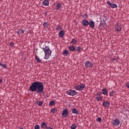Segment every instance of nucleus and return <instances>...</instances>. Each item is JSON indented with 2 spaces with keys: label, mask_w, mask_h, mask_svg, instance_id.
Returning a JSON list of instances; mask_svg holds the SVG:
<instances>
[{
  "label": "nucleus",
  "mask_w": 129,
  "mask_h": 129,
  "mask_svg": "<svg viewBox=\"0 0 129 129\" xmlns=\"http://www.w3.org/2000/svg\"><path fill=\"white\" fill-rule=\"evenodd\" d=\"M102 96H97L95 98V100L97 101H101L102 100Z\"/></svg>",
  "instance_id": "5701e85b"
},
{
  "label": "nucleus",
  "mask_w": 129,
  "mask_h": 129,
  "mask_svg": "<svg viewBox=\"0 0 129 129\" xmlns=\"http://www.w3.org/2000/svg\"><path fill=\"white\" fill-rule=\"evenodd\" d=\"M71 44H73V45H75L77 44V40L75 39H72V40L71 41Z\"/></svg>",
  "instance_id": "4be33fe9"
},
{
  "label": "nucleus",
  "mask_w": 129,
  "mask_h": 129,
  "mask_svg": "<svg viewBox=\"0 0 129 129\" xmlns=\"http://www.w3.org/2000/svg\"><path fill=\"white\" fill-rule=\"evenodd\" d=\"M38 105H39V106L43 105V102H42V101H39L38 103Z\"/></svg>",
  "instance_id": "ea45409f"
},
{
  "label": "nucleus",
  "mask_w": 129,
  "mask_h": 129,
  "mask_svg": "<svg viewBox=\"0 0 129 129\" xmlns=\"http://www.w3.org/2000/svg\"><path fill=\"white\" fill-rule=\"evenodd\" d=\"M3 83V80L0 79V83Z\"/></svg>",
  "instance_id": "c03bdc74"
},
{
  "label": "nucleus",
  "mask_w": 129,
  "mask_h": 129,
  "mask_svg": "<svg viewBox=\"0 0 129 129\" xmlns=\"http://www.w3.org/2000/svg\"><path fill=\"white\" fill-rule=\"evenodd\" d=\"M25 30L24 29H19L18 31L17 32L18 35H20L21 34H24Z\"/></svg>",
  "instance_id": "a211bd4d"
},
{
  "label": "nucleus",
  "mask_w": 129,
  "mask_h": 129,
  "mask_svg": "<svg viewBox=\"0 0 129 129\" xmlns=\"http://www.w3.org/2000/svg\"><path fill=\"white\" fill-rule=\"evenodd\" d=\"M76 127H77V125L75 124H73L71 126V129H75Z\"/></svg>",
  "instance_id": "cd10ccee"
},
{
  "label": "nucleus",
  "mask_w": 129,
  "mask_h": 129,
  "mask_svg": "<svg viewBox=\"0 0 129 129\" xmlns=\"http://www.w3.org/2000/svg\"><path fill=\"white\" fill-rule=\"evenodd\" d=\"M43 51L45 54L44 59H49L51 54H52V51L50 49V48L48 46H45Z\"/></svg>",
  "instance_id": "f03ea898"
},
{
  "label": "nucleus",
  "mask_w": 129,
  "mask_h": 129,
  "mask_svg": "<svg viewBox=\"0 0 129 129\" xmlns=\"http://www.w3.org/2000/svg\"><path fill=\"white\" fill-rule=\"evenodd\" d=\"M61 7V4H60V3L57 4L56 6L55 10H56V11H58V10H60Z\"/></svg>",
  "instance_id": "aec40b11"
},
{
  "label": "nucleus",
  "mask_w": 129,
  "mask_h": 129,
  "mask_svg": "<svg viewBox=\"0 0 129 129\" xmlns=\"http://www.w3.org/2000/svg\"><path fill=\"white\" fill-rule=\"evenodd\" d=\"M83 17L84 19H87V18H88V16L87 15V14H84L83 16Z\"/></svg>",
  "instance_id": "473e14b6"
},
{
  "label": "nucleus",
  "mask_w": 129,
  "mask_h": 129,
  "mask_svg": "<svg viewBox=\"0 0 129 129\" xmlns=\"http://www.w3.org/2000/svg\"><path fill=\"white\" fill-rule=\"evenodd\" d=\"M69 50L72 52H74V51H75V46L74 45L70 46L69 47Z\"/></svg>",
  "instance_id": "6ab92c4d"
},
{
  "label": "nucleus",
  "mask_w": 129,
  "mask_h": 129,
  "mask_svg": "<svg viewBox=\"0 0 129 129\" xmlns=\"http://www.w3.org/2000/svg\"><path fill=\"white\" fill-rule=\"evenodd\" d=\"M35 60L38 63L42 62V60L40 59V58H39V57H38V56H35Z\"/></svg>",
  "instance_id": "412c9836"
},
{
  "label": "nucleus",
  "mask_w": 129,
  "mask_h": 129,
  "mask_svg": "<svg viewBox=\"0 0 129 129\" xmlns=\"http://www.w3.org/2000/svg\"><path fill=\"white\" fill-rule=\"evenodd\" d=\"M107 5H108V6H109V7H110V8H112V9L117 8V5H116L115 4L111 3L109 1L107 2Z\"/></svg>",
  "instance_id": "6e6552de"
},
{
  "label": "nucleus",
  "mask_w": 129,
  "mask_h": 129,
  "mask_svg": "<svg viewBox=\"0 0 129 129\" xmlns=\"http://www.w3.org/2000/svg\"><path fill=\"white\" fill-rule=\"evenodd\" d=\"M9 45L10 47H14V46H15V43H14L13 42H11Z\"/></svg>",
  "instance_id": "c9c22d12"
},
{
  "label": "nucleus",
  "mask_w": 129,
  "mask_h": 129,
  "mask_svg": "<svg viewBox=\"0 0 129 129\" xmlns=\"http://www.w3.org/2000/svg\"><path fill=\"white\" fill-rule=\"evenodd\" d=\"M50 111L52 112V113H55L56 111H57V109L55 108H52L51 109Z\"/></svg>",
  "instance_id": "c756f323"
},
{
  "label": "nucleus",
  "mask_w": 129,
  "mask_h": 129,
  "mask_svg": "<svg viewBox=\"0 0 129 129\" xmlns=\"http://www.w3.org/2000/svg\"><path fill=\"white\" fill-rule=\"evenodd\" d=\"M41 127H42V128H46V127H47V123L45 122H42L41 124Z\"/></svg>",
  "instance_id": "b1692460"
},
{
  "label": "nucleus",
  "mask_w": 129,
  "mask_h": 129,
  "mask_svg": "<svg viewBox=\"0 0 129 129\" xmlns=\"http://www.w3.org/2000/svg\"><path fill=\"white\" fill-rule=\"evenodd\" d=\"M1 66H2V67H3V68H7V64L4 63L1 64Z\"/></svg>",
  "instance_id": "e433bc0d"
},
{
  "label": "nucleus",
  "mask_w": 129,
  "mask_h": 129,
  "mask_svg": "<svg viewBox=\"0 0 129 129\" xmlns=\"http://www.w3.org/2000/svg\"><path fill=\"white\" fill-rule=\"evenodd\" d=\"M96 120L98 121V122H100V121L102 120L101 117H98Z\"/></svg>",
  "instance_id": "f704fd0d"
},
{
  "label": "nucleus",
  "mask_w": 129,
  "mask_h": 129,
  "mask_svg": "<svg viewBox=\"0 0 129 129\" xmlns=\"http://www.w3.org/2000/svg\"><path fill=\"white\" fill-rule=\"evenodd\" d=\"M2 64H3V63L0 62V66H1V65H2Z\"/></svg>",
  "instance_id": "a18cd8bd"
},
{
  "label": "nucleus",
  "mask_w": 129,
  "mask_h": 129,
  "mask_svg": "<svg viewBox=\"0 0 129 129\" xmlns=\"http://www.w3.org/2000/svg\"><path fill=\"white\" fill-rule=\"evenodd\" d=\"M34 128L35 129H40V126H39V125H35L34 126Z\"/></svg>",
  "instance_id": "58836bf2"
},
{
  "label": "nucleus",
  "mask_w": 129,
  "mask_h": 129,
  "mask_svg": "<svg viewBox=\"0 0 129 129\" xmlns=\"http://www.w3.org/2000/svg\"><path fill=\"white\" fill-rule=\"evenodd\" d=\"M42 4L43 6H45V7H48V6H49V1L44 0L43 1Z\"/></svg>",
  "instance_id": "f3484780"
},
{
  "label": "nucleus",
  "mask_w": 129,
  "mask_h": 129,
  "mask_svg": "<svg viewBox=\"0 0 129 129\" xmlns=\"http://www.w3.org/2000/svg\"><path fill=\"white\" fill-rule=\"evenodd\" d=\"M58 35L60 38H63L64 37V30H60L58 33Z\"/></svg>",
  "instance_id": "dca6fc26"
},
{
  "label": "nucleus",
  "mask_w": 129,
  "mask_h": 129,
  "mask_svg": "<svg viewBox=\"0 0 129 129\" xmlns=\"http://www.w3.org/2000/svg\"><path fill=\"white\" fill-rule=\"evenodd\" d=\"M126 86L128 88H129V83H127Z\"/></svg>",
  "instance_id": "37998d69"
},
{
  "label": "nucleus",
  "mask_w": 129,
  "mask_h": 129,
  "mask_svg": "<svg viewBox=\"0 0 129 129\" xmlns=\"http://www.w3.org/2000/svg\"><path fill=\"white\" fill-rule=\"evenodd\" d=\"M76 51L77 52H81V47L80 46L77 47Z\"/></svg>",
  "instance_id": "c85d7f7f"
},
{
  "label": "nucleus",
  "mask_w": 129,
  "mask_h": 129,
  "mask_svg": "<svg viewBox=\"0 0 129 129\" xmlns=\"http://www.w3.org/2000/svg\"><path fill=\"white\" fill-rule=\"evenodd\" d=\"M54 104H55V102L54 101H51L49 102V105L51 106H53Z\"/></svg>",
  "instance_id": "7c9ffc66"
},
{
  "label": "nucleus",
  "mask_w": 129,
  "mask_h": 129,
  "mask_svg": "<svg viewBox=\"0 0 129 129\" xmlns=\"http://www.w3.org/2000/svg\"><path fill=\"white\" fill-rule=\"evenodd\" d=\"M110 105V103L108 101H104L103 102L102 105L104 107H108Z\"/></svg>",
  "instance_id": "9b49d317"
},
{
  "label": "nucleus",
  "mask_w": 129,
  "mask_h": 129,
  "mask_svg": "<svg viewBox=\"0 0 129 129\" xmlns=\"http://www.w3.org/2000/svg\"><path fill=\"white\" fill-rule=\"evenodd\" d=\"M101 92H98L97 94V96H101Z\"/></svg>",
  "instance_id": "a19ab883"
},
{
  "label": "nucleus",
  "mask_w": 129,
  "mask_h": 129,
  "mask_svg": "<svg viewBox=\"0 0 129 129\" xmlns=\"http://www.w3.org/2000/svg\"><path fill=\"white\" fill-rule=\"evenodd\" d=\"M62 54L64 55V56H68V50H65L63 51L62 52Z\"/></svg>",
  "instance_id": "393cba45"
},
{
  "label": "nucleus",
  "mask_w": 129,
  "mask_h": 129,
  "mask_svg": "<svg viewBox=\"0 0 129 129\" xmlns=\"http://www.w3.org/2000/svg\"><path fill=\"white\" fill-rule=\"evenodd\" d=\"M20 129H24V128H23V127H20Z\"/></svg>",
  "instance_id": "49530a36"
},
{
  "label": "nucleus",
  "mask_w": 129,
  "mask_h": 129,
  "mask_svg": "<svg viewBox=\"0 0 129 129\" xmlns=\"http://www.w3.org/2000/svg\"><path fill=\"white\" fill-rule=\"evenodd\" d=\"M61 115L64 117H67L69 115V113L68 112V109L67 108H65L62 110V112L61 113Z\"/></svg>",
  "instance_id": "39448f33"
},
{
  "label": "nucleus",
  "mask_w": 129,
  "mask_h": 129,
  "mask_svg": "<svg viewBox=\"0 0 129 129\" xmlns=\"http://www.w3.org/2000/svg\"><path fill=\"white\" fill-rule=\"evenodd\" d=\"M43 25L44 28H48V23L44 22Z\"/></svg>",
  "instance_id": "2f4dec72"
},
{
  "label": "nucleus",
  "mask_w": 129,
  "mask_h": 129,
  "mask_svg": "<svg viewBox=\"0 0 129 129\" xmlns=\"http://www.w3.org/2000/svg\"><path fill=\"white\" fill-rule=\"evenodd\" d=\"M29 90L32 92L36 91L37 93H42L44 91V85L42 82H33L29 87Z\"/></svg>",
  "instance_id": "f257e3e1"
},
{
  "label": "nucleus",
  "mask_w": 129,
  "mask_h": 129,
  "mask_svg": "<svg viewBox=\"0 0 129 129\" xmlns=\"http://www.w3.org/2000/svg\"><path fill=\"white\" fill-rule=\"evenodd\" d=\"M89 24V22H88V21H87L86 20H84L82 21V24L85 27H87L88 26Z\"/></svg>",
  "instance_id": "f8f14e48"
},
{
  "label": "nucleus",
  "mask_w": 129,
  "mask_h": 129,
  "mask_svg": "<svg viewBox=\"0 0 129 129\" xmlns=\"http://www.w3.org/2000/svg\"><path fill=\"white\" fill-rule=\"evenodd\" d=\"M72 113L74 114H79V111L76 108H74L72 109Z\"/></svg>",
  "instance_id": "4468645a"
},
{
  "label": "nucleus",
  "mask_w": 129,
  "mask_h": 129,
  "mask_svg": "<svg viewBox=\"0 0 129 129\" xmlns=\"http://www.w3.org/2000/svg\"><path fill=\"white\" fill-rule=\"evenodd\" d=\"M55 29L57 31H60V30H62V27L61 26H56Z\"/></svg>",
  "instance_id": "bb28decb"
},
{
  "label": "nucleus",
  "mask_w": 129,
  "mask_h": 129,
  "mask_svg": "<svg viewBox=\"0 0 129 129\" xmlns=\"http://www.w3.org/2000/svg\"><path fill=\"white\" fill-rule=\"evenodd\" d=\"M85 87V86L83 84H81L80 85H78L75 87L76 90H83V89Z\"/></svg>",
  "instance_id": "1a4fd4ad"
},
{
  "label": "nucleus",
  "mask_w": 129,
  "mask_h": 129,
  "mask_svg": "<svg viewBox=\"0 0 129 129\" xmlns=\"http://www.w3.org/2000/svg\"><path fill=\"white\" fill-rule=\"evenodd\" d=\"M100 29H101L102 30H104V29H105V27H104V25L102 23H100L99 26Z\"/></svg>",
  "instance_id": "a878e982"
},
{
  "label": "nucleus",
  "mask_w": 129,
  "mask_h": 129,
  "mask_svg": "<svg viewBox=\"0 0 129 129\" xmlns=\"http://www.w3.org/2000/svg\"><path fill=\"white\" fill-rule=\"evenodd\" d=\"M93 63L89 61H86L85 63V66H86L88 68H92L93 67Z\"/></svg>",
  "instance_id": "0eeeda50"
},
{
  "label": "nucleus",
  "mask_w": 129,
  "mask_h": 129,
  "mask_svg": "<svg viewBox=\"0 0 129 129\" xmlns=\"http://www.w3.org/2000/svg\"><path fill=\"white\" fill-rule=\"evenodd\" d=\"M89 25L90 28H92V29H93V28L95 27V22L91 20L89 22Z\"/></svg>",
  "instance_id": "9d476101"
},
{
  "label": "nucleus",
  "mask_w": 129,
  "mask_h": 129,
  "mask_svg": "<svg viewBox=\"0 0 129 129\" xmlns=\"http://www.w3.org/2000/svg\"><path fill=\"white\" fill-rule=\"evenodd\" d=\"M44 129H53V128L51 127H46Z\"/></svg>",
  "instance_id": "79ce46f5"
},
{
  "label": "nucleus",
  "mask_w": 129,
  "mask_h": 129,
  "mask_svg": "<svg viewBox=\"0 0 129 129\" xmlns=\"http://www.w3.org/2000/svg\"><path fill=\"white\" fill-rule=\"evenodd\" d=\"M102 94L104 95H107L108 94V91L106 89H103L102 90Z\"/></svg>",
  "instance_id": "2eb2a0df"
},
{
  "label": "nucleus",
  "mask_w": 129,
  "mask_h": 129,
  "mask_svg": "<svg viewBox=\"0 0 129 129\" xmlns=\"http://www.w3.org/2000/svg\"><path fill=\"white\" fill-rule=\"evenodd\" d=\"M103 20L104 22H106V21H107V20H108V18H107V17H106V16H104Z\"/></svg>",
  "instance_id": "72a5a7b5"
},
{
  "label": "nucleus",
  "mask_w": 129,
  "mask_h": 129,
  "mask_svg": "<svg viewBox=\"0 0 129 129\" xmlns=\"http://www.w3.org/2000/svg\"><path fill=\"white\" fill-rule=\"evenodd\" d=\"M40 47L41 49L43 50L45 49V47H47L46 46V43L45 42H42L40 44Z\"/></svg>",
  "instance_id": "ddd939ff"
},
{
  "label": "nucleus",
  "mask_w": 129,
  "mask_h": 129,
  "mask_svg": "<svg viewBox=\"0 0 129 129\" xmlns=\"http://www.w3.org/2000/svg\"><path fill=\"white\" fill-rule=\"evenodd\" d=\"M111 123H112L113 125H115V126H117L118 125H119L120 122L119 119L115 118V119L112 120Z\"/></svg>",
  "instance_id": "20e7f679"
},
{
  "label": "nucleus",
  "mask_w": 129,
  "mask_h": 129,
  "mask_svg": "<svg viewBox=\"0 0 129 129\" xmlns=\"http://www.w3.org/2000/svg\"><path fill=\"white\" fill-rule=\"evenodd\" d=\"M113 93H114V92L112 91L110 92L109 96H111V97H112L113 96Z\"/></svg>",
  "instance_id": "4c0bfd02"
},
{
  "label": "nucleus",
  "mask_w": 129,
  "mask_h": 129,
  "mask_svg": "<svg viewBox=\"0 0 129 129\" xmlns=\"http://www.w3.org/2000/svg\"><path fill=\"white\" fill-rule=\"evenodd\" d=\"M67 94L70 95L71 96H74L77 94V92L74 90L70 89L67 91Z\"/></svg>",
  "instance_id": "7ed1b4c3"
},
{
  "label": "nucleus",
  "mask_w": 129,
  "mask_h": 129,
  "mask_svg": "<svg viewBox=\"0 0 129 129\" xmlns=\"http://www.w3.org/2000/svg\"><path fill=\"white\" fill-rule=\"evenodd\" d=\"M122 28V27H121V25L119 24V23L118 22L116 24L115 29L117 33V32H120V31H121Z\"/></svg>",
  "instance_id": "423d86ee"
}]
</instances>
